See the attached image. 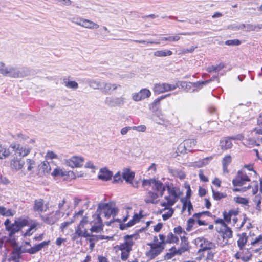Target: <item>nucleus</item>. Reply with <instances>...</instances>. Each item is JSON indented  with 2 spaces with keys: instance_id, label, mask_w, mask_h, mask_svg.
I'll list each match as a JSON object with an SVG mask.
<instances>
[{
  "instance_id": "obj_1",
  "label": "nucleus",
  "mask_w": 262,
  "mask_h": 262,
  "mask_svg": "<svg viewBox=\"0 0 262 262\" xmlns=\"http://www.w3.org/2000/svg\"><path fill=\"white\" fill-rule=\"evenodd\" d=\"M134 235H126L124 236V242L118 246V249L121 251V258L125 261L128 258L132 250V246L134 242L133 241Z\"/></svg>"
},
{
  "instance_id": "obj_2",
  "label": "nucleus",
  "mask_w": 262,
  "mask_h": 262,
  "mask_svg": "<svg viewBox=\"0 0 262 262\" xmlns=\"http://www.w3.org/2000/svg\"><path fill=\"white\" fill-rule=\"evenodd\" d=\"M142 186H151L153 191L160 196H162L166 188V184L164 185L162 182L155 179H144L142 181Z\"/></svg>"
},
{
  "instance_id": "obj_3",
  "label": "nucleus",
  "mask_w": 262,
  "mask_h": 262,
  "mask_svg": "<svg viewBox=\"0 0 262 262\" xmlns=\"http://www.w3.org/2000/svg\"><path fill=\"white\" fill-rule=\"evenodd\" d=\"M29 222L27 219L24 218H18L15 220L13 223L7 229L9 232V236L12 237L16 233L19 231L24 227L29 225Z\"/></svg>"
},
{
  "instance_id": "obj_4",
  "label": "nucleus",
  "mask_w": 262,
  "mask_h": 262,
  "mask_svg": "<svg viewBox=\"0 0 262 262\" xmlns=\"http://www.w3.org/2000/svg\"><path fill=\"white\" fill-rule=\"evenodd\" d=\"M1 74L4 76L17 78L24 76L23 71L18 68L14 67H6L1 70Z\"/></svg>"
},
{
  "instance_id": "obj_5",
  "label": "nucleus",
  "mask_w": 262,
  "mask_h": 262,
  "mask_svg": "<svg viewBox=\"0 0 262 262\" xmlns=\"http://www.w3.org/2000/svg\"><path fill=\"white\" fill-rule=\"evenodd\" d=\"M195 243L196 245H199L200 248L198 251V253L202 251L211 250L215 248V245L214 243L208 241L207 239L200 237L195 239Z\"/></svg>"
},
{
  "instance_id": "obj_6",
  "label": "nucleus",
  "mask_w": 262,
  "mask_h": 262,
  "mask_svg": "<svg viewBox=\"0 0 262 262\" xmlns=\"http://www.w3.org/2000/svg\"><path fill=\"white\" fill-rule=\"evenodd\" d=\"M147 245L150 247V249L146 255L151 259L159 255L164 249V246L160 243H148Z\"/></svg>"
},
{
  "instance_id": "obj_7",
  "label": "nucleus",
  "mask_w": 262,
  "mask_h": 262,
  "mask_svg": "<svg viewBox=\"0 0 262 262\" xmlns=\"http://www.w3.org/2000/svg\"><path fill=\"white\" fill-rule=\"evenodd\" d=\"M10 147L13 149L14 154L17 156L25 157L27 156L30 152L31 149L29 147H26L19 144L14 143L11 144Z\"/></svg>"
},
{
  "instance_id": "obj_8",
  "label": "nucleus",
  "mask_w": 262,
  "mask_h": 262,
  "mask_svg": "<svg viewBox=\"0 0 262 262\" xmlns=\"http://www.w3.org/2000/svg\"><path fill=\"white\" fill-rule=\"evenodd\" d=\"M61 212L59 210H56L55 212H52L49 214L40 216L41 220L45 223L49 225H53L59 219Z\"/></svg>"
},
{
  "instance_id": "obj_9",
  "label": "nucleus",
  "mask_w": 262,
  "mask_h": 262,
  "mask_svg": "<svg viewBox=\"0 0 262 262\" xmlns=\"http://www.w3.org/2000/svg\"><path fill=\"white\" fill-rule=\"evenodd\" d=\"M177 86L174 84H170L167 83H157L154 87L153 91L155 93L160 94L169 91L174 90Z\"/></svg>"
},
{
  "instance_id": "obj_10",
  "label": "nucleus",
  "mask_w": 262,
  "mask_h": 262,
  "mask_svg": "<svg viewBox=\"0 0 262 262\" xmlns=\"http://www.w3.org/2000/svg\"><path fill=\"white\" fill-rule=\"evenodd\" d=\"M196 143L195 139H187L179 145L178 149L181 153L192 151V148L196 145Z\"/></svg>"
},
{
  "instance_id": "obj_11",
  "label": "nucleus",
  "mask_w": 262,
  "mask_h": 262,
  "mask_svg": "<svg viewBox=\"0 0 262 262\" xmlns=\"http://www.w3.org/2000/svg\"><path fill=\"white\" fill-rule=\"evenodd\" d=\"M249 181L248 176L243 170H241L238 171L236 177L232 180V183L234 186H241Z\"/></svg>"
},
{
  "instance_id": "obj_12",
  "label": "nucleus",
  "mask_w": 262,
  "mask_h": 262,
  "mask_svg": "<svg viewBox=\"0 0 262 262\" xmlns=\"http://www.w3.org/2000/svg\"><path fill=\"white\" fill-rule=\"evenodd\" d=\"M124 102L125 98L123 97H107L104 100V103L110 107L122 105L124 104Z\"/></svg>"
},
{
  "instance_id": "obj_13",
  "label": "nucleus",
  "mask_w": 262,
  "mask_h": 262,
  "mask_svg": "<svg viewBox=\"0 0 262 262\" xmlns=\"http://www.w3.org/2000/svg\"><path fill=\"white\" fill-rule=\"evenodd\" d=\"M84 159L82 157L73 156L66 160V164L72 167H79L82 166Z\"/></svg>"
},
{
  "instance_id": "obj_14",
  "label": "nucleus",
  "mask_w": 262,
  "mask_h": 262,
  "mask_svg": "<svg viewBox=\"0 0 262 262\" xmlns=\"http://www.w3.org/2000/svg\"><path fill=\"white\" fill-rule=\"evenodd\" d=\"M151 95L150 91L147 89H142L138 93L132 94V99L135 101H139L148 98Z\"/></svg>"
},
{
  "instance_id": "obj_15",
  "label": "nucleus",
  "mask_w": 262,
  "mask_h": 262,
  "mask_svg": "<svg viewBox=\"0 0 262 262\" xmlns=\"http://www.w3.org/2000/svg\"><path fill=\"white\" fill-rule=\"evenodd\" d=\"M33 210L39 213L46 212L49 208L48 204H44L42 199L35 200L33 206Z\"/></svg>"
},
{
  "instance_id": "obj_16",
  "label": "nucleus",
  "mask_w": 262,
  "mask_h": 262,
  "mask_svg": "<svg viewBox=\"0 0 262 262\" xmlns=\"http://www.w3.org/2000/svg\"><path fill=\"white\" fill-rule=\"evenodd\" d=\"M160 196L152 190H147L144 201L147 204H157L158 202V198Z\"/></svg>"
},
{
  "instance_id": "obj_17",
  "label": "nucleus",
  "mask_w": 262,
  "mask_h": 262,
  "mask_svg": "<svg viewBox=\"0 0 262 262\" xmlns=\"http://www.w3.org/2000/svg\"><path fill=\"white\" fill-rule=\"evenodd\" d=\"M155 113L151 116V119L156 123L159 125H164L167 122L166 120L163 117V115L159 110L157 112H152Z\"/></svg>"
},
{
  "instance_id": "obj_18",
  "label": "nucleus",
  "mask_w": 262,
  "mask_h": 262,
  "mask_svg": "<svg viewBox=\"0 0 262 262\" xmlns=\"http://www.w3.org/2000/svg\"><path fill=\"white\" fill-rule=\"evenodd\" d=\"M122 177L126 183H131L135 177V173L132 171L130 169L125 168L122 170Z\"/></svg>"
},
{
  "instance_id": "obj_19",
  "label": "nucleus",
  "mask_w": 262,
  "mask_h": 262,
  "mask_svg": "<svg viewBox=\"0 0 262 262\" xmlns=\"http://www.w3.org/2000/svg\"><path fill=\"white\" fill-rule=\"evenodd\" d=\"M113 173L107 168L104 167L100 169L99 174L98 177L100 180L108 181L111 179Z\"/></svg>"
},
{
  "instance_id": "obj_20",
  "label": "nucleus",
  "mask_w": 262,
  "mask_h": 262,
  "mask_svg": "<svg viewBox=\"0 0 262 262\" xmlns=\"http://www.w3.org/2000/svg\"><path fill=\"white\" fill-rule=\"evenodd\" d=\"M166 202H161L160 205L162 207H165V209H167L168 206H173L178 200L179 198L174 196H172L168 194L167 196L164 197Z\"/></svg>"
},
{
  "instance_id": "obj_21",
  "label": "nucleus",
  "mask_w": 262,
  "mask_h": 262,
  "mask_svg": "<svg viewBox=\"0 0 262 262\" xmlns=\"http://www.w3.org/2000/svg\"><path fill=\"white\" fill-rule=\"evenodd\" d=\"M25 164V162L17 158H14L10 162V166L12 169L16 170L21 169Z\"/></svg>"
},
{
  "instance_id": "obj_22",
  "label": "nucleus",
  "mask_w": 262,
  "mask_h": 262,
  "mask_svg": "<svg viewBox=\"0 0 262 262\" xmlns=\"http://www.w3.org/2000/svg\"><path fill=\"white\" fill-rule=\"evenodd\" d=\"M111 203H100L99 204V208L101 209L102 210H108L110 211L109 215H113V216H115L118 212V209L116 208H112Z\"/></svg>"
},
{
  "instance_id": "obj_23",
  "label": "nucleus",
  "mask_w": 262,
  "mask_h": 262,
  "mask_svg": "<svg viewBox=\"0 0 262 262\" xmlns=\"http://www.w3.org/2000/svg\"><path fill=\"white\" fill-rule=\"evenodd\" d=\"M212 79L203 81H197L195 82H184L182 83V86H186V88H190L192 85L195 88H201L203 85L209 83Z\"/></svg>"
},
{
  "instance_id": "obj_24",
  "label": "nucleus",
  "mask_w": 262,
  "mask_h": 262,
  "mask_svg": "<svg viewBox=\"0 0 262 262\" xmlns=\"http://www.w3.org/2000/svg\"><path fill=\"white\" fill-rule=\"evenodd\" d=\"M82 23L81 24V27L90 29H97L99 27V25L89 19L83 18L82 20Z\"/></svg>"
},
{
  "instance_id": "obj_25",
  "label": "nucleus",
  "mask_w": 262,
  "mask_h": 262,
  "mask_svg": "<svg viewBox=\"0 0 262 262\" xmlns=\"http://www.w3.org/2000/svg\"><path fill=\"white\" fill-rule=\"evenodd\" d=\"M181 238L182 242L184 243V245L183 246L178 249L176 248L175 252L176 255H181L182 253H184L185 251L188 250V244L185 236L184 235L181 236Z\"/></svg>"
},
{
  "instance_id": "obj_26",
  "label": "nucleus",
  "mask_w": 262,
  "mask_h": 262,
  "mask_svg": "<svg viewBox=\"0 0 262 262\" xmlns=\"http://www.w3.org/2000/svg\"><path fill=\"white\" fill-rule=\"evenodd\" d=\"M231 139L230 137H226L221 140L220 146L222 149L227 150L232 147L233 144Z\"/></svg>"
},
{
  "instance_id": "obj_27",
  "label": "nucleus",
  "mask_w": 262,
  "mask_h": 262,
  "mask_svg": "<svg viewBox=\"0 0 262 262\" xmlns=\"http://www.w3.org/2000/svg\"><path fill=\"white\" fill-rule=\"evenodd\" d=\"M169 95L170 94H167L164 96H162L160 97L155 99V101L151 104H150L149 109L152 112H157L159 108L160 101Z\"/></svg>"
},
{
  "instance_id": "obj_28",
  "label": "nucleus",
  "mask_w": 262,
  "mask_h": 262,
  "mask_svg": "<svg viewBox=\"0 0 262 262\" xmlns=\"http://www.w3.org/2000/svg\"><path fill=\"white\" fill-rule=\"evenodd\" d=\"M102 211V209L99 208L98 207L95 213L93 215V217L94 218L93 221L92 222L91 224L99 225L103 226L102 224V220L100 217L101 212Z\"/></svg>"
},
{
  "instance_id": "obj_29",
  "label": "nucleus",
  "mask_w": 262,
  "mask_h": 262,
  "mask_svg": "<svg viewBox=\"0 0 262 262\" xmlns=\"http://www.w3.org/2000/svg\"><path fill=\"white\" fill-rule=\"evenodd\" d=\"M238 213V212L234 210H231L228 212L224 211L223 212L224 221L229 223L231 222L232 217L236 216Z\"/></svg>"
},
{
  "instance_id": "obj_30",
  "label": "nucleus",
  "mask_w": 262,
  "mask_h": 262,
  "mask_svg": "<svg viewBox=\"0 0 262 262\" xmlns=\"http://www.w3.org/2000/svg\"><path fill=\"white\" fill-rule=\"evenodd\" d=\"M101 80L88 79L86 80V83L92 89L95 90H100Z\"/></svg>"
},
{
  "instance_id": "obj_31",
  "label": "nucleus",
  "mask_w": 262,
  "mask_h": 262,
  "mask_svg": "<svg viewBox=\"0 0 262 262\" xmlns=\"http://www.w3.org/2000/svg\"><path fill=\"white\" fill-rule=\"evenodd\" d=\"M166 188L169 195L179 198L180 194L178 192L179 189L175 187L170 186L169 183L166 184Z\"/></svg>"
},
{
  "instance_id": "obj_32",
  "label": "nucleus",
  "mask_w": 262,
  "mask_h": 262,
  "mask_svg": "<svg viewBox=\"0 0 262 262\" xmlns=\"http://www.w3.org/2000/svg\"><path fill=\"white\" fill-rule=\"evenodd\" d=\"M75 232L80 237H88L95 236V235L88 233L86 229H82L78 227L76 228Z\"/></svg>"
},
{
  "instance_id": "obj_33",
  "label": "nucleus",
  "mask_w": 262,
  "mask_h": 262,
  "mask_svg": "<svg viewBox=\"0 0 262 262\" xmlns=\"http://www.w3.org/2000/svg\"><path fill=\"white\" fill-rule=\"evenodd\" d=\"M247 242V236L246 233H243L239 235L237 245L241 250H242Z\"/></svg>"
},
{
  "instance_id": "obj_34",
  "label": "nucleus",
  "mask_w": 262,
  "mask_h": 262,
  "mask_svg": "<svg viewBox=\"0 0 262 262\" xmlns=\"http://www.w3.org/2000/svg\"><path fill=\"white\" fill-rule=\"evenodd\" d=\"M63 81L64 85L68 88L76 90L78 88L77 82L75 81H69L67 78H64Z\"/></svg>"
},
{
  "instance_id": "obj_35",
  "label": "nucleus",
  "mask_w": 262,
  "mask_h": 262,
  "mask_svg": "<svg viewBox=\"0 0 262 262\" xmlns=\"http://www.w3.org/2000/svg\"><path fill=\"white\" fill-rule=\"evenodd\" d=\"M212 159V157H206L204 159H200L195 162V165L199 167H203L208 164Z\"/></svg>"
},
{
  "instance_id": "obj_36",
  "label": "nucleus",
  "mask_w": 262,
  "mask_h": 262,
  "mask_svg": "<svg viewBox=\"0 0 262 262\" xmlns=\"http://www.w3.org/2000/svg\"><path fill=\"white\" fill-rule=\"evenodd\" d=\"M172 53L170 50H158L154 52V55L157 57H165L170 56Z\"/></svg>"
},
{
  "instance_id": "obj_37",
  "label": "nucleus",
  "mask_w": 262,
  "mask_h": 262,
  "mask_svg": "<svg viewBox=\"0 0 262 262\" xmlns=\"http://www.w3.org/2000/svg\"><path fill=\"white\" fill-rule=\"evenodd\" d=\"M176 247L173 246L171 248L168 250V252L166 253V254L164 256V259L169 260L171 259L172 257L175 256L176 255Z\"/></svg>"
},
{
  "instance_id": "obj_38",
  "label": "nucleus",
  "mask_w": 262,
  "mask_h": 262,
  "mask_svg": "<svg viewBox=\"0 0 262 262\" xmlns=\"http://www.w3.org/2000/svg\"><path fill=\"white\" fill-rule=\"evenodd\" d=\"M224 68V63H221L219 65L217 66H211L208 67L207 68V71L211 73V72H217L221 70L223 68Z\"/></svg>"
},
{
  "instance_id": "obj_39",
  "label": "nucleus",
  "mask_w": 262,
  "mask_h": 262,
  "mask_svg": "<svg viewBox=\"0 0 262 262\" xmlns=\"http://www.w3.org/2000/svg\"><path fill=\"white\" fill-rule=\"evenodd\" d=\"M179 242V238L174 235L172 233L170 232L168 234L165 240L166 243H177Z\"/></svg>"
},
{
  "instance_id": "obj_40",
  "label": "nucleus",
  "mask_w": 262,
  "mask_h": 262,
  "mask_svg": "<svg viewBox=\"0 0 262 262\" xmlns=\"http://www.w3.org/2000/svg\"><path fill=\"white\" fill-rule=\"evenodd\" d=\"M40 169L42 171L44 174H48L50 172L51 168L49 163L47 161H44L40 164Z\"/></svg>"
},
{
  "instance_id": "obj_41",
  "label": "nucleus",
  "mask_w": 262,
  "mask_h": 262,
  "mask_svg": "<svg viewBox=\"0 0 262 262\" xmlns=\"http://www.w3.org/2000/svg\"><path fill=\"white\" fill-rule=\"evenodd\" d=\"M10 154L9 150L0 145V159H4L7 158Z\"/></svg>"
},
{
  "instance_id": "obj_42",
  "label": "nucleus",
  "mask_w": 262,
  "mask_h": 262,
  "mask_svg": "<svg viewBox=\"0 0 262 262\" xmlns=\"http://www.w3.org/2000/svg\"><path fill=\"white\" fill-rule=\"evenodd\" d=\"M224 227V230L223 231V238L229 239L232 237V231L231 228L227 226Z\"/></svg>"
},
{
  "instance_id": "obj_43",
  "label": "nucleus",
  "mask_w": 262,
  "mask_h": 262,
  "mask_svg": "<svg viewBox=\"0 0 262 262\" xmlns=\"http://www.w3.org/2000/svg\"><path fill=\"white\" fill-rule=\"evenodd\" d=\"M26 166H27V171H31L35 166V162L32 159H27Z\"/></svg>"
},
{
  "instance_id": "obj_44",
  "label": "nucleus",
  "mask_w": 262,
  "mask_h": 262,
  "mask_svg": "<svg viewBox=\"0 0 262 262\" xmlns=\"http://www.w3.org/2000/svg\"><path fill=\"white\" fill-rule=\"evenodd\" d=\"M213 198L215 200H220L222 198H225L227 195L226 194L220 192L219 191H215L213 188H212Z\"/></svg>"
},
{
  "instance_id": "obj_45",
  "label": "nucleus",
  "mask_w": 262,
  "mask_h": 262,
  "mask_svg": "<svg viewBox=\"0 0 262 262\" xmlns=\"http://www.w3.org/2000/svg\"><path fill=\"white\" fill-rule=\"evenodd\" d=\"M231 157L230 155L226 156L222 160L223 168H228V165L231 162Z\"/></svg>"
},
{
  "instance_id": "obj_46",
  "label": "nucleus",
  "mask_w": 262,
  "mask_h": 262,
  "mask_svg": "<svg viewBox=\"0 0 262 262\" xmlns=\"http://www.w3.org/2000/svg\"><path fill=\"white\" fill-rule=\"evenodd\" d=\"M225 44L230 46H237L241 44V41L237 39L228 40L225 41Z\"/></svg>"
},
{
  "instance_id": "obj_47",
  "label": "nucleus",
  "mask_w": 262,
  "mask_h": 262,
  "mask_svg": "<svg viewBox=\"0 0 262 262\" xmlns=\"http://www.w3.org/2000/svg\"><path fill=\"white\" fill-rule=\"evenodd\" d=\"M103 226L93 224V225L92 226L90 230L92 233H99L103 230Z\"/></svg>"
},
{
  "instance_id": "obj_48",
  "label": "nucleus",
  "mask_w": 262,
  "mask_h": 262,
  "mask_svg": "<svg viewBox=\"0 0 262 262\" xmlns=\"http://www.w3.org/2000/svg\"><path fill=\"white\" fill-rule=\"evenodd\" d=\"M194 218L195 217L193 216V217L189 219L187 221V227L186 228L187 231H190L191 230L195 222Z\"/></svg>"
},
{
  "instance_id": "obj_49",
  "label": "nucleus",
  "mask_w": 262,
  "mask_h": 262,
  "mask_svg": "<svg viewBox=\"0 0 262 262\" xmlns=\"http://www.w3.org/2000/svg\"><path fill=\"white\" fill-rule=\"evenodd\" d=\"M174 210L172 208H170L168 211L162 215V218L164 221H166L171 217L173 214Z\"/></svg>"
},
{
  "instance_id": "obj_50",
  "label": "nucleus",
  "mask_w": 262,
  "mask_h": 262,
  "mask_svg": "<svg viewBox=\"0 0 262 262\" xmlns=\"http://www.w3.org/2000/svg\"><path fill=\"white\" fill-rule=\"evenodd\" d=\"M88 217L86 216H85L83 217L82 219L80 221V222L79 223L77 227L82 229H86L85 228V226L88 224Z\"/></svg>"
},
{
  "instance_id": "obj_51",
  "label": "nucleus",
  "mask_w": 262,
  "mask_h": 262,
  "mask_svg": "<svg viewBox=\"0 0 262 262\" xmlns=\"http://www.w3.org/2000/svg\"><path fill=\"white\" fill-rule=\"evenodd\" d=\"M51 174L54 177L58 176H64V173L62 170L59 167L55 168L53 171L51 173Z\"/></svg>"
},
{
  "instance_id": "obj_52",
  "label": "nucleus",
  "mask_w": 262,
  "mask_h": 262,
  "mask_svg": "<svg viewBox=\"0 0 262 262\" xmlns=\"http://www.w3.org/2000/svg\"><path fill=\"white\" fill-rule=\"evenodd\" d=\"M83 19V18L80 17H74L70 19V21L73 23L80 26Z\"/></svg>"
},
{
  "instance_id": "obj_53",
  "label": "nucleus",
  "mask_w": 262,
  "mask_h": 262,
  "mask_svg": "<svg viewBox=\"0 0 262 262\" xmlns=\"http://www.w3.org/2000/svg\"><path fill=\"white\" fill-rule=\"evenodd\" d=\"M20 255L18 253H13L9 258V261H13V262H19Z\"/></svg>"
},
{
  "instance_id": "obj_54",
  "label": "nucleus",
  "mask_w": 262,
  "mask_h": 262,
  "mask_svg": "<svg viewBox=\"0 0 262 262\" xmlns=\"http://www.w3.org/2000/svg\"><path fill=\"white\" fill-rule=\"evenodd\" d=\"M206 215L208 216H211V213L208 211H203L201 212L196 213L193 214V217H196V219H199L202 215Z\"/></svg>"
},
{
  "instance_id": "obj_55",
  "label": "nucleus",
  "mask_w": 262,
  "mask_h": 262,
  "mask_svg": "<svg viewBox=\"0 0 262 262\" xmlns=\"http://www.w3.org/2000/svg\"><path fill=\"white\" fill-rule=\"evenodd\" d=\"M174 233L176 234L179 235L180 236H182L181 235L182 233L184 234L185 233L184 230H183L182 228L180 226H178L175 227L173 229Z\"/></svg>"
},
{
  "instance_id": "obj_56",
  "label": "nucleus",
  "mask_w": 262,
  "mask_h": 262,
  "mask_svg": "<svg viewBox=\"0 0 262 262\" xmlns=\"http://www.w3.org/2000/svg\"><path fill=\"white\" fill-rule=\"evenodd\" d=\"M39 251H40V250L38 247V245H36L30 248V249H28L27 250V252L30 254H34L38 252Z\"/></svg>"
},
{
  "instance_id": "obj_57",
  "label": "nucleus",
  "mask_w": 262,
  "mask_h": 262,
  "mask_svg": "<svg viewBox=\"0 0 262 262\" xmlns=\"http://www.w3.org/2000/svg\"><path fill=\"white\" fill-rule=\"evenodd\" d=\"M36 227V225H32L30 228L26 231L25 233H24L23 234V236L24 237H26V236H29L30 235H31L33 233V232L32 231V230L33 229H34Z\"/></svg>"
},
{
  "instance_id": "obj_58",
  "label": "nucleus",
  "mask_w": 262,
  "mask_h": 262,
  "mask_svg": "<svg viewBox=\"0 0 262 262\" xmlns=\"http://www.w3.org/2000/svg\"><path fill=\"white\" fill-rule=\"evenodd\" d=\"M46 158L47 159H57L58 156L53 151H49L47 152V153L46 154Z\"/></svg>"
},
{
  "instance_id": "obj_59",
  "label": "nucleus",
  "mask_w": 262,
  "mask_h": 262,
  "mask_svg": "<svg viewBox=\"0 0 262 262\" xmlns=\"http://www.w3.org/2000/svg\"><path fill=\"white\" fill-rule=\"evenodd\" d=\"M133 130H137L138 132H144L146 130V127L145 125H142L138 126H133Z\"/></svg>"
},
{
  "instance_id": "obj_60",
  "label": "nucleus",
  "mask_w": 262,
  "mask_h": 262,
  "mask_svg": "<svg viewBox=\"0 0 262 262\" xmlns=\"http://www.w3.org/2000/svg\"><path fill=\"white\" fill-rule=\"evenodd\" d=\"M74 222V220L72 219L69 222H64L61 223L60 225V229L61 230H63L66 228L70 226L71 224Z\"/></svg>"
},
{
  "instance_id": "obj_61",
  "label": "nucleus",
  "mask_w": 262,
  "mask_h": 262,
  "mask_svg": "<svg viewBox=\"0 0 262 262\" xmlns=\"http://www.w3.org/2000/svg\"><path fill=\"white\" fill-rule=\"evenodd\" d=\"M134 41L135 42L139 43H150V44H159L160 43L159 41H153V40L146 41V40H134Z\"/></svg>"
},
{
  "instance_id": "obj_62",
  "label": "nucleus",
  "mask_w": 262,
  "mask_h": 262,
  "mask_svg": "<svg viewBox=\"0 0 262 262\" xmlns=\"http://www.w3.org/2000/svg\"><path fill=\"white\" fill-rule=\"evenodd\" d=\"M122 172H120V171H118L115 176H114V181L113 182L114 183L118 182L119 181H122Z\"/></svg>"
},
{
  "instance_id": "obj_63",
  "label": "nucleus",
  "mask_w": 262,
  "mask_h": 262,
  "mask_svg": "<svg viewBox=\"0 0 262 262\" xmlns=\"http://www.w3.org/2000/svg\"><path fill=\"white\" fill-rule=\"evenodd\" d=\"M199 177L200 179L203 182H206L208 181V178L204 176L202 170H200Z\"/></svg>"
},
{
  "instance_id": "obj_64",
  "label": "nucleus",
  "mask_w": 262,
  "mask_h": 262,
  "mask_svg": "<svg viewBox=\"0 0 262 262\" xmlns=\"http://www.w3.org/2000/svg\"><path fill=\"white\" fill-rule=\"evenodd\" d=\"M258 243L262 244V235H260L257 237H256L254 241L252 242L251 245L252 246H255L256 245L258 244Z\"/></svg>"
}]
</instances>
